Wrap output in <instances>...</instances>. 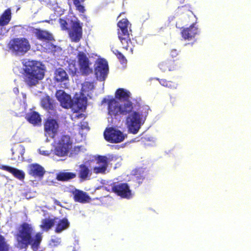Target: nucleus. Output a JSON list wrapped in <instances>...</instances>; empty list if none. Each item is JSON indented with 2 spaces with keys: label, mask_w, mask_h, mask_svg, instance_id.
Instances as JSON below:
<instances>
[{
  "label": "nucleus",
  "mask_w": 251,
  "mask_h": 251,
  "mask_svg": "<svg viewBox=\"0 0 251 251\" xmlns=\"http://www.w3.org/2000/svg\"><path fill=\"white\" fill-rule=\"evenodd\" d=\"M104 103L108 104V114L112 117L117 118V117L128 114L126 119V125L129 131L132 133L136 134L146 120V113L132 111L133 105L131 101L122 104L115 99L108 97L102 100V103Z\"/></svg>",
  "instance_id": "f257e3e1"
},
{
  "label": "nucleus",
  "mask_w": 251,
  "mask_h": 251,
  "mask_svg": "<svg viewBox=\"0 0 251 251\" xmlns=\"http://www.w3.org/2000/svg\"><path fill=\"white\" fill-rule=\"evenodd\" d=\"M16 239L17 247L20 249L26 248L30 245L33 251H42L39 246L42 239V233H35L30 224L24 223L19 227Z\"/></svg>",
  "instance_id": "f03ea898"
},
{
  "label": "nucleus",
  "mask_w": 251,
  "mask_h": 251,
  "mask_svg": "<svg viewBox=\"0 0 251 251\" xmlns=\"http://www.w3.org/2000/svg\"><path fill=\"white\" fill-rule=\"evenodd\" d=\"M25 73V82L30 87L40 85L45 73L44 66L40 62L25 59L22 61Z\"/></svg>",
  "instance_id": "7ed1b4c3"
},
{
  "label": "nucleus",
  "mask_w": 251,
  "mask_h": 251,
  "mask_svg": "<svg viewBox=\"0 0 251 251\" xmlns=\"http://www.w3.org/2000/svg\"><path fill=\"white\" fill-rule=\"evenodd\" d=\"M129 23L127 19H123L118 24V37L123 46V48L126 50H129L130 53H132L133 43L131 40L129 31L128 30Z\"/></svg>",
  "instance_id": "20e7f679"
},
{
  "label": "nucleus",
  "mask_w": 251,
  "mask_h": 251,
  "mask_svg": "<svg viewBox=\"0 0 251 251\" xmlns=\"http://www.w3.org/2000/svg\"><path fill=\"white\" fill-rule=\"evenodd\" d=\"M54 153L58 156H67L72 147V141L69 136L62 135L54 143Z\"/></svg>",
  "instance_id": "39448f33"
},
{
  "label": "nucleus",
  "mask_w": 251,
  "mask_h": 251,
  "mask_svg": "<svg viewBox=\"0 0 251 251\" xmlns=\"http://www.w3.org/2000/svg\"><path fill=\"white\" fill-rule=\"evenodd\" d=\"M57 220V219H45L42 221L40 227L42 229L47 231L54 224H57L55 229V231L57 233H60L69 227V223L67 219L64 218L62 220Z\"/></svg>",
  "instance_id": "423d86ee"
},
{
  "label": "nucleus",
  "mask_w": 251,
  "mask_h": 251,
  "mask_svg": "<svg viewBox=\"0 0 251 251\" xmlns=\"http://www.w3.org/2000/svg\"><path fill=\"white\" fill-rule=\"evenodd\" d=\"M9 48L17 54H24L30 48L28 41L25 38H16L9 43Z\"/></svg>",
  "instance_id": "0eeeda50"
},
{
  "label": "nucleus",
  "mask_w": 251,
  "mask_h": 251,
  "mask_svg": "<svg viewBox=\"0 0 251 251\" xmlns=\"http://www.w3.org/2000/svg\"><path fill=\"white\" fill-rule=\"evenodd\" d=\"M104 138L111 143H118L123 142L126 137V134L117 128L110 127L104 132Z\"/></svg>",
  "instance_id": "6e6552de"
},
{
  "label": "nucleus",
  "mask_w": 251,
  "mask_h": 251,
  "mask_svg": "<svg viewBox=\"0 0 251 251\" xmlns=\"http://www.w3.org/2000/svg\"><path fill=\"white\" fill-rule=\"evenodd\" d=\"M109 159L105 156H99L96 161L90 166L95 174H105L108 165Z\"/></svg>",
  "instance_id": "1a4fd4ad"
},
{
  "label": "nucleus",
  "mask_w": 251,
  "mask_h": 251,
  "mask_svg": "<svg viewBox=\"0 0 251 251\" xmlns=\"http://www.w3.org/2000/svg\"><path fill=\"white\" fill-rule=\"evenodd\" d=\"M77 59L80 70L83 75H88L92 72L90 66L91 63L86 53L80 50V47L77 49Z\"/></svg>",
  "instance_id": "9d476101"
},
{
  "label": "nucleus",
  "mask_w": 251,
  "mask_h": 251,
  "mask_svg": "<svg viewBox=\"0 0 251 251\" xmlns=\"http://www.w3.org/2000/svg\"><path fill=\"white\" fill-rule=\"evenodd\" d=\"M95 65V74L97 78L101 81L104 80L108 72L107 61L103 59H98Z\"/></svg>",
  "instance_id": "9b49d317"
},
{
  "label": "nucleus",
  "mask_w": 251,
  "mask_h": 251,
  "mask_svg": "<svg viewBox=\"0 0 251 251\" xmlns=\"http://www.w3.org/2000/svg\"><path fill=\"white\" fill-rule=\"evenodd\" d=\"M58 128L59 125L55 119L49 117L44 124L46 136L53 138L58 132Z\"/></svg>",
  "instance_id": "f8f14e48"
},
{
  "label": "nucleus",
  "mask_w": 251,
  "mask_h": 251,
  "mask_svg": "<svg viewBox=\"0 0 251 251\" xmlns=\"http://www.w3.org/2000/svg\"><path fill=\"white\" fill-rule=\"evenodd\" d=\"M112 191L123 198L130 199L132 197L131 190L126 183H120L112 187Z\"/></svg>",
  "instance_id": "ddd939ff"
},
{
  "label": "nucleus",
  "mask_w": 251,
  "mask_h": 251,
  "mask_svg": "<svg viewBox=\"0 0 251 251\" xmlns=\"http://www.w3.org/2000/svg\"><path fill=\"white\" fill-rule=\"evenodd\" d=\"M56 97L63 107L69 108L72 107L73 100L71 96L64 91H57L56 93Z\"/></svg>",
  "instance_id": "4468645a"
},
{
  "label": "nucleus",
  "mask_w": 251,
  "mask_h": 251,
  "mask_svg": "<svg viewBox=\"0 0 251 251\" xmlns=\"http://www.w3.org/2000/svg\"><path fill=\"white\" fill-rule=\"evenodd\" d=\"M200 30L196 24H193L188 27L184 28L181 31L182 37L185 40H191L199 34Z\"/></svg>",
  "instance_id": "2eb2a0df"
},
{
  "label": "nucleus",
  "mask_w": 251,
  "mask_h": 251,
  "mask_svg": "<svg viewBox=\"0 0 251 251\" xmlns=\"http://www.w3.org/2000/svg\"><path fill=\"white\" fill-rule=\"evenodd\" d=\"M69 36L73 41L77 42L79 41L82 36V28L79 23H73L69 31Z\"/></svg>",
  "instance_id": "dca6fc26"
},
{
  "label": "nucleus",
  "mask_w": 251,
  "mask_h": 251,
  "mask_svg": "<svg viewBox=\"0 0 251 251\" xmlns=\"http://www.w3.org/2000/svg\"><path fill=\"white\" fill-rule=\"evenodd\" d=\"M28 173L34 176L42 177L45 172L44 168L38 164H31L28 166Z\"/></svg>",
  "instance_id": "f3484780"
},
{
  "label": "nucleus",
  "mask_w": 251,
  "mask_h": 251,
  "mask_svg": "<svg viewBox=\"0 0 251 251\" xmlns=\"http://www.w3.org/2000/svg\"><path fill=\"white\" fill-rule=\"evenodd\" d=\"M86 96V94L84 93H81L79 95L76 94L74 98L75 103L73 102L72 107L77 106L79 110L84 109L87 101Z\"/></svg>",
  "instance_id": "a211bd4d"
},
{
  "label": "nucleus",
  "mask_w": 251,
  "mask_h": 251,
  "mask_svg": "<svg viewBox=\"0 0 251 251\" xmlns=\"http://www.w3.org/2000/svg\"><path fill=\"white\" fill-rule=\"evenodd\" d=\"M54 78L56 81L63 83L64 87L68 86V76L63 69L61 68L57 69L54 73Z\"/></svg>",
  "instance_id": "6ab92c4d"
},
{
  "label": "nucleus",
  "mask_w": 251,
  "mask_h": 251,
  "mask_svg": "<svg viewBox=\"0 0 251 251\" xmlns=\"http://www.w3.org/2000/svg\"><path fill=\"white\" fill-rule=\"evenodd\" d=\"M130 93L126 89L123 88H120L118 89L116 92V98L119 99L121 101H119L115 100L120 103H124L126 101H130L129 99L130 98Z\"/></svg>",
  "instance_id": "aec40b11"
},
{
  "label": "nucleus",
  "mask_w": 251,
  "mask_h": 251,
  "mask_svg": "<svg viewBox=\"0 0 251 251\" xmlns=\"http://www.w3.org/2000/svg\"><path fill=\"white\" fill-rule=\"evenodd\" d=\"M12 155L14 159L22 161L24 159L23 155L25 153L24 147L19 144L15 145L12 148Z\"/></svg>",
  "instance_id": "412c9836"
},
{
  "label": "nucleus",
  "mask_w": 251,
  "mask_h": 251,
  "mask_svg": "<svg viewBox=\"0 0 251 251\" xmlns=\"http://www.w3.org/2000/svg\"><path fill=\"white\" fill-rule=\"evenodd\" d=\"M93 173L92 168H91V169H89V167L84 164L79 166V175L81 179L84 180L88 179L91 176Z\"/></svg>",
  "instance_id": "4be33fe9"
},
{
  "label": "nucleus",
  "mask_w": 251,
  "mask_h": 251,
  "mask_svg": "<svg viewBox=\"0 0 251 251\" xmlns=\"http://www.w3.org/2000/svg\"><path fill=\"white\" fill-rule=\"evenodd\" d=\"M33 32L36 34L37 37L40 40L51 41L53 39L52 34L47 31L35 29Z\"/></svg>",
  "instance_id": "5701e85b"
},
{
  "label": "nucleus",
  "mask_w": 251,
  "mask_h": 251,
  "mask_svg": "<svg viewBox=\"0 0 251 251\" xmlns=\"http://www.w3.org/2000/svg\"><path fill=\"white\" fill-rule=\"evenodd\" d=\"M74 195L75 200L80 202H86L90 199L86 193L78 190H75L74 192Z\"/></svg>",
  "instance_id": "b1692460"
},
{
  "label": "nucleus",
  "mask_w": 251,
  "mask_h": 251,
  "mask_svg": "<svg viewBox=\"0 0 251 251\" xmlns=\"http://www.w3.org/2000/svg\"><path fill=\"white\" fill-rule=\"evenodd\" d=\"M26 118L30 123L34 125H39L41 122V118L40 115L38 113L34 111L28 113Z\"/></svg>",
  "instance_id": "393cba45"
},
{
  "label": "nucleus",
  "mask_w": 251,
  "mask_h": 251,
  "mask_svg": "<svg viewBox=\"0 0 251 251\" xmlns=\"http://www.w3.org/2000/svg\"><path fill=\"white\" fill-rule=\"evenodd\" d=\"M1 168L4 170L7 171L9 172L12 173L15 177L19 179H22L25 177L24 173L23 171L17 169L7 166H2Z\"/></svg>",
  "instance_id": "a878e982"
},
{
  "label": "nucleus",
  "mask_w": 251,
  "mask_h": 251,
  "mask_svg": "<svg viewBox=\"0 0 251 251\" xmlns=\"http://www.w3.org/2000/svg\"><path fill=\"white\" fill-rule=\"evenodd\" d=\"M76 175L75 173L67 172H62L59 173L57 175V179L61 181H67L69 179L75 178Z\"/></svg>",
  "instance_id": "bb28decb"
},
{
  "label": "nucleus",
  "mask_w": 251,
  "mask_h": 251,
  "mask_svg": "<svg viewBox=\"0 0 251 251\" xmlns=\"http://www.w3.org/2000/svg\"><path fill=\"white\" fill-rule=\"evenodd\" d=\"M11 19V11L7 9L3 13L0 17V25L4 26L6 25Z\"/></svg>",
  "instance_id": "cd10ccee"
},
{
  "label": "nucleus",
  "mask_w": 251,
  "mask_h": 251,
  "mask_svg": "<svg viewBox=\"0 0 251 251\" xmlns=\"http://www.w3.org/2000/svg\"><path fill=\"white\" fill-rule=\"evenodd\" d=\"M41 105L43 108L49 110H51L53 107L51 100L49 96H47L42 99Z\"/></svg>",
  "instance_id": "c85d7f7f"
},
{
  "label": "nucleus",
  "mask_w": 251,
  "mask_h": 251,
  "mask_svg": "<svg viewBox=\"0 0 251 251\" xmlns=\"http://www.w3.org/2000/svg\"><path fill=\"white\" fill-rule=\"evenodd\" d=\"M79 133L82 136L86 132L88 131L89 129L88 123L86 121H82L77 126Z\"/></svg>",
  "instance_id": "c756f323"
},
{
  "label": "nucleus",
  "mask_w": 251,
  "mask_h": 251,
  "mask_svg": "<svg viewBox=\"0 0 251 251\" xmlns=\"http://www.w3.org/2000/svg\"><path fill=\"white\" fill-rule=\"evenodd\" d=\"M93 88V83H90L89 82H85L84 83L82 84L81 93H84L86 94V95H88V94H86V93L92 90Z\"/></svg>",
  "instance_id": "7c9ffc66"
},
{
  "label": "nucleus",
  "mask_w": 251,
  "mask_h": 251,
  "mask_svg": "<svg viewBox=\"0 0 251 251\" xmlns=\"http://www.w3.org/2000/svg\"><path fill=\"white\" fill-rule=\"evenodd\" d=\"M85 0H73V3L75 6L76 10L80 13H83L85 9L84 6L82 5V3Z\"/></svg>",
  "instance_id": "2f4dec72"
},
{
  "label": "nucleus",
  "mask_w": 251,
  "mask_h": 251,
  "mask_svg": "<svg viewBox=\"0 0 251 251\" xmlns=\"http://www.w3.org/2000/svg\"><path fill=\"white\" fill-rule=\"evenodd\" d=\"M145 174V169L142 168H139L134 169L132 171V174L136 176L137 178L144 177Z\"/></svg>",
  "instance_id": "473e14b6"
},
{
  "label": "nucleus",
  "mask_w": 251,
  "mask_h": 251,
  "mask_svg": "<svg viewBox=\"0 0 251 251\" xmlns=\"http://www.w3.org/2000/svg\"><path fill=\"white\" fill-rule=\"evenodd\" d=\"M8 246L4 238L0 235V251H7Z\"/></svg>",
  "instance_id": "72a5a7b5"
},
{
  "label": "nucleus",
  "mask_w": 251,
  "mask_h": 251,
  "mask_svg": "<svg viewBox=\"0 0 251 251\" xmlns=\"http://www.w3.org/2000/svg\"><path fill=\"white\" fill-rule=\"evenodd\" d=\"M147 141L149 142V143H146L148 146H154L156 143V139L152 137H149L146 138Z\"/></svg>",
  "instance_id": "f704fd0d"
},
{
  "label": "nucleus",
  "mask_w": 251,
  "mask_h": 251,
  "mask_svg": "<svg viewBox=\"0 0 251 251\" xmlns=\"http://www.w3.org/2000/svg\"><path fill=\"white\" fill-rule=\"evenodd\" d=\"M61 242V239L59 238L53 237L51 239L50 245L52 246H56L59 245Z\"/></svg>",
  "instance_id": "c9c22d12"
},
{
  "label": "nucleus",
  "mask_w": 251,
  "mask_h": 251,
  "mask_svg": "<svg viewBox=\"0 0 251 251\" xmlns=\"http://www.w3.org/2000/svg\"><path fill=\"white\" fill-rule=\"evenodd\" d=\"M113 52L117 56L122 63H124L125 62L126 60V58L121 52H120L118 50H116L115 52Z\"/></svg>",
  "instance_id": "e433bc0d"
},
{
  "label": "nucleus",
  "mask_w": 251,
  "mask_h": 251,
  "mask_svg": "<svg viewBox=\"0 0 251 251\" xmlns=\"http://www.w3.org/2000/svg\"><path fill=\"white\" fill-rule=\"evenodd\" d=\"M59 22L60 25L62 29L65 30V29H67L68 28V27H67L68 24H67L66 21H65L63 19H59Z\"/></svg>",
  "instance_id": "4c0bfd02"
},
{
  "label": "nucleus",
  "mask_w": 251,
  "mask_h": 251,
  "mask_svg": "<svg viewBox=\"0 0 251 251\" xmlns=\"http://www.w3.org/2000/svg\"><path fill=\"white\" fill-rule=\"evenodd\" d=\"M166 87L172 89H176L177 87V84L172 81H167Z\"/></svg>",
  "instance_id": "58836bf2"
},
{
  "label": "nucleus",
  "mask_w": 251,
  "mask_h": 251,
  "mask_svg": "<svg viewBox=\"0 0 251 251\" xmlns=\"http://www.w3.org/2000/svg\"><path fill=\"white\" fill-rule=\"evenodd\" d=\"M39 152L40 154L43 155H49L50 153V151H46L44 148L42 147L39 149Z\"/></svg>",
  "instance_id": "ea45409f"
},
{
  "label": "nucleus",
  "mask_w": 251,
  "mask_h": 251,
  "mask_svg": "<svg viewBox=\"0 0 251 251\" xmlns=\"http://www.w3.org/2000/svg\"><path fill=\"white\" fill-rule=\"evenodd\" d=\"M159 67L161 70L163 71H166L168 68V63L167 62H162L159 64Z\"/></svg>",
  "instance_id": "a19ab883"
},
{
  "label": "nucleus",
  "mask_w": 251,
  "mask_h": 251,
  "mask_svg": "<svg viewBox=\"0 0 251 251\" xmlns=\"http://www.w3.org/2000/svg\"><path fill=\"white\" fill-rule=\"evenodd\" d=\"M7 31L8 30L5 27L0 25V39L6 33H7Z\"/></svg>",
  "instance_id": "79ce46f5"
},
{
  "label": "nucleus",
  "mask_w": 251,
  "mask_h": 251,
  "mask_svg": "<svg viewBox=\"0 0 251 251\" xmlns=\"http://www.w3.org/2000/svg\"><path fill=\"white\" fill-rule=\"evenodd\" d=\"M49 45L50 47H49V49L51 50L52 51H56V50H61V48L59 47H57L52 44H50Z\"/></svg>",
  "instance_id": "37998d69"
},
{
  "label": "nucleus",
  "mask_w": 251,
  "mask_h": 251,
  "mask_svg": "<svg viewBox=\"0 0 251 251\" xmlns=\"http://www.w3.org/2000/svg\"><path fill=\"white\" fill-rule=\"evenodd\" d=\"M167 81L165 79H161V80H160V81L159 82H160V83L161 85L166 87Z\"/></svg>",
  "instance_id": "c03bdc74"
},
{
  "label": "nucleus",
  "mask_w": 251,
  "mask_h": 251,
  "mask_svg": "<svg viewBox=\"0 0 251 251\" xmlns=\"http://www.w3.org/2000/svg\"><path fill=\"white\" fill-rule=\"evenodd\" d=\"M171 54L173 57H176L177 54V52L175 50H173L171 51Z\"/></svg>",
  "instance_id": "a18cd8bd"
},
{
  "label": "nucleus",
  "mask_w": 251,
  "mask_h": 251,
  "mask_svg": "<svg viewBox=\"0 0 251 251\" xmlns=\"http://www.w3.org/2000/svg\"><path fill=\"white\" fill-rule=\"evenodd\" d=\"M75 117H77L78 118H79V117H82V115L81 114H75V115H74Z\"/></svg>",
  "instance_id": "49530a36"
},
{
  "label": "nucleus",
  "mask_w": 251,
  "mask_h": 251,
  "mask_svg": "<svg viewBox=\"0 0 251 251\" xmlns=\"http://www.w3.org/2000/svg\"><path fill=\"white\" fill-rule=\"evenodd\" d=\"M14 91L15 93H17V92H18V88H17L16 87H15L14 89Z\"/></svg>",
  "instance_id": "de8ad7c7"
},
{
  "label": "nucleus",
  "mask_w": 251,
  "mask_h": 251,
  "mask_svg": "<svg viewBox=\"0 0 251 251\" xmlns=\"http://www.w3.org/2000/svg\"><path fill=\"white\" fill-rule=\"evenodd\" d=\"M55 203L57 205H59V202L57 201H55Z\"/></svg>",
  "instance_id": "09e8293b"
},
{
  "label": "nucleus",
  "mask_w": 251,
  "mask_h": 251,
  "mask_svg": "<svg viewBox=\"0 0 251 251\" xmlns=\"http://www.w3.org/2000/svg\"><path fill=\"white\" fill-rule=\"evenodd\" d=\"M168 70L169 71H172L173 70V69L171 68H168Z\"/></svg>",
  "instance_id": "8fccbe9b"
},
{
  "label": "nucleus",
  "mask_w": 251,
  "mask_h": 251,
  "mask_svg": "<svg viewBox=\"0 0 251 251\" xmlns=\"http://www.w3.org/2000/svg\"><path fill=\"white\" fill-rule=\"evenodd\" d=\"M179 0L180 2H182L184 1V0Z\"/></svg>",
  "instance_id": "3c124183"
}]
</instances>
